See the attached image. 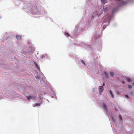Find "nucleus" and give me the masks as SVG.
Wrapping results in <instances>:
<instances>
[{
  "label": "nucleus",
  "mask_w": 134,
  "mask_h": 134,
  "mask_svg": "<svg viewBox=\"0 0 134 134\" xmlns=\"http://www.w3.org/2000/svg\"><path fill=\"white\" fill-rule=\"evenodd\" d=\"M116 1H120V5H123L125 4L126 3H127V2H125V1H120V0H115Z\"/></svg>",
  "instance_id": "1"
},
{
  "label": "nucleus",
  "mask_w": 134,
  "mask_h": 134,
  "mask_svg": "<svg viewBox=\"0 0 134 134\" xmlns=\"http://www.w3.org/2000/svg\"><path fill=\"white\" fill-rule=\"evenodd\" d=\"M102 106L103 108L105 110L107 111L108 109L105 104L104 103H103L102 104Z\"/></svg>",
  "instance_id": "2"
},
{
  "label": "nucleus",
  "mask_w": 134,
  "mask_h": 134,
  "mask_svg": "<svg viewBox=\"0 0 134 134\" xmlns=\"http://www.w3.org/2000/svg\"><path fill=\"white\" fill-rule=\"evenodd\" d=\"M99 90L100 91L102 92H103L104 90V89L103 86H100L99 88Z\"/></svg>",
  "instance_id": "3"
},
{
  "label": "nucleus",
  "mask_w": 134,
  "mask_h": 134,
  "mask_svg": "<svg viewBox=\"0 0 134 134\" xmlns=\"http://www.w3.org/2000/svg\"><path fill=\"white\" fill-rule=\"evenodd\" d=\"M16 38L19 40L21 38V36L20 35H17L16 36Z\"/></svg>",
  "instance_id": "4"
},
{
  "label": "nucleus",
  "mask_w": 134,
  "mask_h": 134,
  "mask_svg": "<svg viewBox=\"0 0 134 134\" xmlns=\"http://www.w3.org/2000/svg\"><path fill=\"white\" fill-rule=\"evenodd\" d=\"M104 74L105 75V76L106 77V78L108 79V76L107 73L106 72H104Z\"/></svg>",
  "instance_id": "5"
},
{
  "label": "nucleus",
  "mask_w": 134,
  "mask_h": 134,
  "mask_svg": "<svg viewBox=\"0 0 134 134\" xmlns=\"http://www.w3.org/2000/svg\"><path fill=\"white\" fill-rule=\"evenodd\" d=\"M109 92H110V94L111 95V96L112 97V98H114L112 92V91H111V90H110L109 91Z\"/></svg>",
  "instance_id": "6"
},
{
  "label": "nucleus",
  "mask_w": 134,
  "mask_h": 134,
  "mask_svg": "<svg viewBox=\"0 0 134 134\" xmlns=\"http://www.w3.org/2000/svg\"><path fill=\"white\" fill-rule=\"evenodd\" d=\"M26 98H27V99L29 100L30 98H32V97L31 96H26Z\"/></svg>",
  "instance_id": "7"
},
{
  "label": "nucleus",
  "mask_w": 134,
  "mask_h": 134,
  "mask_svg": "<svg viewBox=\"0 0 134 134\" xmlns=\"http://www.w3.org/2000/svg\"><path fill=\"white\" fill-rule=\"evenodd\" d=\"M65 35L67 37H69L70 36V35L67 32H66L65 33Z\"/></svg>",
  "instance_id": "8"
},
{
  "label": "nucleus",
  "mask_w": 134,
  "mask_h": 134,
  "mask_svg": "<svg viewBox=\"0 0 134 134\" xmlns=\"http://www.w3.org/2000/svg\"><path fill=\"white\" fill-rule=\"evenodd\" d=\"M126 80L127 81L129 82H131V80L130 79L128 78H126Z\"/></svg>",
  "instance_id": "9"
},
{
  "label": "nucleus",
  "mask_w": 134,
  "mask_h": 134,
  "mask_svg": "<svg viewBox=\"0 0 134 134\" xmlns=\"http://www.w3.org/2000/svg\"><path fill=\"white\" fill-rule=\"evenodd\" d=\"M119 118L120 119V120L121 121L122 120V117L120 115H119Z\"/></svg>",
  "instance_id": "10"
},
{
  "label": "nucleus",
  "mask_w": 134,
  "mask_h": 134,
  "mask_svg": "<svg viewBox=\"0 0 134 134\" xmlns=\"http://www.w3.org/2000/svg\"><path fill=\"white\" fill-rule=\"evenodd\" d=\"M110 76L113 77L114 76V73L112 72H110Z\"/></svg>",
  "instance_id": "11"
},
{
  "label": "nucleus",
  "mask_w": 134,
  "mask_h": 134,
  "mask_svg": "<svg viewBox=\"0 0 134 134\" xmlns=\"http://www.w3.org/2000/svg\"><path fill=\"white\" fill-rule=\"evenodd\" d=\"M102 3L104 4L105 3V0H101Z\"/></svg>",
  "instance_id": "12"
},
{
  "label": "nucleus",
  "mask_w": 134,
  "mask_h": 134,
  "mask_svg": "<svg viewBox=\"0 0 134 134\" xmlns=\"http://www.w3.org/2000/svg\"><path fill=\"white\" fill-rule=\"evenodd\" d=\"M108 10V8L107 7H106L104 9V11L105 12H107Z\"/></svg>",
  "instance_id": "13"
},
{
  "label": "nucleus",
  "mask_w": 134,
  "mask_h": 134,
  "mask_svg": "<svg viewBox=\"0 0 134 134\" xmlns=\"http://www.w3.org/2000/svg\"><path fill=\"white\" fill-rule=\"evenodd\" d=\"M40 105V104L39 103H36L35 104V106H39Z\"/></svg>",
  "instance_id": "14"
},
{
  "label": "nucleus",
  "mask_w": 134,
  "mask_h": 134,
  "mask_svg": "<svg viewBox=\"0 0 134 134\" xmlns=\"http://www.w3.org/2000/svg\"><path fill=\"white\" fill-rule=\"evenodd\" d=\"M36 66L37 68L38 69V70H39L40 68L39 66L36 64Z\"/></svg>",
  "instance_id": "15"
},
{
  "label": "nucleus",
  "mask_w": 134,
  "mask_h": 134,
  "mask_svg": "<svg viewBox=\"0 0 134 134\" xmlns=\"http://www.w3.org/2000/svg\"><path fill=\"white\" fill-rule=\"evenodd\" d=\"M45 56L44 55H42L41 56V58L42 59H44L45 58Z\"/></svg>",
  "instance_id": "16"
},
{
  "label": "nucleus",
  "mask_w": 134,
  "mask_h": 134,
  "mask_svg": "<svg viewBox=\"0 0 134 134\" xmlns=\"http://www.w3.org/2000/svg\"><path fill=\"white\" fill-rule=\"evenodd\" d=\"M81 63L84 65H85V63L84 61L83 60H81Z\"/></svg>",
  "instance_id": "17"
},
{
  "label": "nucleus",
  "mask_w": 134,
  "mask_h": 134,
  "mask_svg": "<svg viewBox=\"0 0 134 134\" xmlns=\"http://www.w3.org/2000/svg\"><path fill=\"white\" fill-rule=\"evenodd\" d=\"M128 88L129 89H130L132 88V86L131 85H129Z\"/></svg>",
  "instance_id": "18"
},
{
  "label": "nucleus",
  "mask_w": 134,
  "mask_h": 134,
  "mask_svg": "<svg viewBox=\"0 0 134 134\" xmlns=\"http://www.w3.org/2000/svg\"><path fill=\"white\" fill-rule=\"evenodd\" d=\"M112 119L113 121L114 122H115V120H114V119L112 117Z\"/></svg>",
  "instance_id": "19"
},
{
  "label": "nucleus",
  "mask_w": 134,
  "mask_h": 134,
  "mask_svg": "<svg viewBox=\"0 0 134 134\" xmlns=\"http://www.w3.org/2000/svg\"><path fill=\"white\" fill-rule=\"evenodd\" d=\"M132 86H134V82L132 83Z\"/></svg>",
  "instance_id": "20"
},
{
  "label": "nucleus",
  "mask_w": 134,
  "mask_h": 134,
  "mask_svg": "<svg viewBox=\"0 0 134 134\" xmlns=\"http://www.w3.org/2000/svg\"><path fill=\"white\" fill-rule=\"evenodd\" d=\"M105 85V84L104 83H103V86H104Z\"/></svg>",
  "instance_id": "21"
},
{
  "label": "nucleus",
  "mask_w": 134,
  "mask_h": 134,
  "mask_svg": "<svg viewBox=\"0 0 134 134\" xmlns=\"http://www.w3.org/2000/svg\"><path fill=\"white\" fill-rule=\"evenodd\" d=\"M117 93H118V94H119V92H118Z\"/></svg>",
  "instance_id": "22"
},
{
  "label": "nucleus",
  "mask_w": 134,
  "mask_h": 134,
  "mask_svg": "<svg viewBox=\"0 0 134 134\" xmlns=\"http://www.w3.org/2000/svg\"><path fill=\"white\" fill-rule=\"evenodd\" d=\"M123 83H124V82H123Z\"/></svg>",
  "instance_id": "23"
},
{
  "label": "nucleus",
  "mask_w": 134,
  "mask_h": 134,
  "mask_svg": "<svg viewBox=\"0 0 134 134\" xmlns=\"http://www.w3.org/2000/svg\"><path fill=\"white\" fill-rule=\"evenodd\" d=\"M126 97H128V96H126Z\"/></svg>",
  "instance_id": "24"
}]
</instances>
